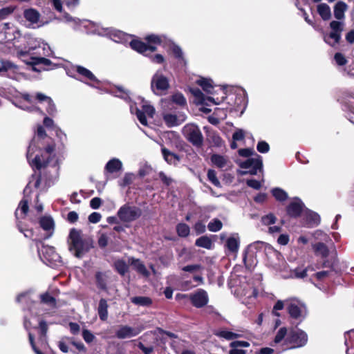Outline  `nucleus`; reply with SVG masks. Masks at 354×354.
Here are the masks:
<instances>
[{
	"instance_id": "nucleus-1",
	"label": "nucleus",
	"mask_w": 354,
	"mask_h": 354,
	"mask_svg": "<svg viewBox=\"0 0 354 354\" xmlns=\"http://www.w3.org/2000/svg\"><path fill=\"white\" fill-rule=\"evenodd\" d=\"M55 144L48 136L41 126H38L37 134L30 144L27 159L32 167L41 169L55 157Z\"/></svg>"
},
{
	"instance_id": "nucleus-2",
	"label": "nucleus",
	"mask_w": 354,
	"mask_h": 354,
	"mask_svg": "<svg viewBox=\"0 0 354 354\" xmlns=\"http://www.w3.org/2000/svg\"><path fill=\"white\" fill-rule=\"evenodd\" d=\"M68 239V249L77 258H82L92 248L91 243L82 238V232L75 228L71 230Z\"/></svg>"
},
{
	"instance_id": "nucleus-3",
	"label": "nucleus",
	"mask_w": 354,
	"mask_h": 354,
	"mask_svg": "<svg viewBox=\"0 0 354 354\" xmlns=\"http://www.w3.org/2000/svg\"><path fill=\"white\" fill-rule=\"evenodd\" d=\"M176 299H189L193 306L197 308H201L205 306L208 301V295L203 289H198L195 292L187 294L178 293L176 295Z\"/></svg>"
},
{
	"instance_id": "nucleus-4",
	"label": "nucleus",
	"mask_w": 354,
	"mask_h": 354,
	"mask_svg": "<svg viewBox=\"0 0 354 354\" xmlns=\"http://www.w3.org/2000/svg\"><path fill=\"white\" fill-rule=\"evenodd\" d=\"M308 342V335L301 329H291L285 339V343L290 345V348L304 346Z\"/></svg>"
},
{
	"instance_id": "nucleus-5",
	"label": "nucleus",
	"mask_w": 354,
	"mask_h": 354,
	"mask_svg": "<svg viewBox=\"0 0 354 354\" xmlns=\"http://www.w3.org/2000/svg\"><path fill=\"white\" fill-rule=\"evenodd\" d=\"M142 209L136 206L124 205L118 211V218L124 223H131L140 218L142 215Z\"/></svg>"
},
{
	"instance_id": "nucleus-6",
	"label": "nucleus",
	"mask_w": 354,
	"mask_h": 354,
	"mask_svg": "<svg viewBox=\"0 0 354 354\" xmlns=\"http://www.w3.org/2000/svg\"><path fill=\"white\" fill-rule=\"evenodd\" d=\"M183 133L193 145L201 147L203 145V136L198 126L187 124L183 127Z\"/></svg>"
},
{
	"instance_id": "nucleus-7",
	"label": "nucleus",
	"mask_w": 354,
	"mask_h": 354,
	"mask_svg": "<svg viewBox=\"0 0 354 354\" xmlns=\"http://www.w3.org/2000/svg\"><path fill=\"white\" fill-rule=\"evenodd\" d=\"M169 84L167 78L159 71L153 76L151 82V87L156 94H161L169 88Z\"/></svg>"
},
{
	"instance_id": "nucleus-8",
	"label": "nucleus",
	"mask_w": 354,
	"mask_h": 354,
	"mask_svg": "<svg viewBox=\"0 0 354 354\" xmlns=\"http://www.w3.org/2000/svg\"><path fill=\"white\" fill-rule=\"evenodd\" d=\"M262 159L259 156H257L255 158H249L240 163V167L241 168L248 169L245 173H249L252 175L257 174V171L262 169Z\"/></svg>"
},
{
	"instance_id": "nucleus-9",
	"label": "nucleus",
	"mask_w": 354,
	"mask_h": 354,
	"mask_svg": "<svg viewBox=\"0 0 354 354\" xmlns=\"http://www.w3.org/2000/svg\"><path fill=\"white\" fill-rule=\"evenodd\" d=\"M41 185V177L39 175H33L32 180L24 189V194L27 197H39V187Z\"/></svg>"
},
{
	"instance_id": "nucleus-10",
	"label": "nucleus",
	"mask_w": 354,
	"mask_h": 354,
	"mask_svg": "<svg viewBox=\"0 0 354 354\" xmlns=\"http://www.w3.org/2000/svg\"><path fill=\"white\" fill-rule=\"evenodd\" d=\"M306 208L302 201H294L286 207V211L288 216L297 218L301 216Z\"/></svg>"
},
{
	"instance_id": "nucleus-11",
	"label": "nucleus",
	"mask_w": 354,
	"mask_h": 354,
	"mask_svg": "<svg viewBox=\"0 0 354 354\" xmlns=\"http://www.w3.org/2000/svg\"><path fill=\"white\" fill-rule=\"evenodd\" d=\"M142 108V110H140L136 108V114L140 122L142 124L146 126L147 125V121L145 115L149 118H153L155 113V109L149 104H143Z\"/></svg>"
},
{
	"instance_id": "nucleus-12",
	"label": "nucleus",
	"mask_w": 354,
	"mask_h": 354,
	"mask_svg": "<svg viewBox=\"0 0 354 354\" xmlns=\"http://www.w3.org/2000/svg\"><path fill=\"white\" fill-rule=\"evenodd\" d=\"M140 333V330L127 325H121L115 332V336L118 339H126L135 337Z\"/></svg>"
},
{
	"instance_id": "nucleus-13",
	"label": "nucleus",
	"mask_w": 354,
	"mask_h": 354,
	"mask_svg": "<svg viewBox=\"0 0 354 354\" xmlns=\"http://www.w3.org/2000/svg\"><path fill=\"white\" fill-rule=\"evenodd\" d=\"M186 118V115L183 113H179L178 115L171 113H165L163 115V120L169 127L180 125L185 121Z\"/></svg>"
},
{
	"instance_id": "nucleus-14",
	"label": "nucleus",
	"mask_w": 354,
	"mask_h": 354,
	"mask_svg": "<svg viewBox=\"0 0 354 354\" xmlns=\"http://www.w3.org/2000/svg\"><path fill=\"white\" fill-rule=\"evenodd\" d=\"M304 220L308 227H314L320 224V216L315 212L306 208L304 212Z\"/></svg>"
},
{
	"instance_id": "nucleus-15",
	"label": "nucleus",
	"mask_w": 354,
	"mask_h": 354,
	"mask_svg": "<svg viewBox=\"0 0 354 354\" xmlns=\"http://www.w3.org/2000/svg\"><path fill=\"white\" fill-rule=\"evenodd\" d=\"M130 46L133 50L145 55H147L146 53L147 51L153 52L157 49V48L153 45H147L145 43L138 40L131 41Z\"/></svg>"
},
{
	"instance_id": "nucleus-16",
	"label": "nucleus",
	"mask_w": 354,
	"mask_h": 354,
	"mask_svg": "<svg viewBox=\"0 0 354 354\" xmlns=\"http://www.w3.org/2000/svg\"><path fill=\"white\" fill-rule=\"evenodd\" d=\"M44 258L52 264L60 262L61 257L56 252L55 248L47 247L44 252Z\"/></svg>"
},
{
	"instance_id": "nucleus-17",
	"label": "nucleus",
	"mask_w": 354,
	"mask_h": 354,
	"mask_svg": "<svg viewBox=\"0 0 354 354\" xmlns=\"http://www.w3.org/2000/svg\"><path fill=\"white\" fill-rule=\"evenodd\" d=\"M131 265L133 267L136 271L141 274L145 277H149L150 272L147 270L145 265L139 259L132 258L131 259Z\"/></svg>"
},
{
	"instance_id": "nucleus-18",
	"label": "nucleus",
	"mask_w": 354,
	"mask_h": 354,
	"mask_svg": "<svg viewBox=\"0 0 354 354\" xmlns=\"http://www.w3.org/2000/svg\"><path fill=\"white\" fill-rule=\"evenodd\" d=\"M108 308L109 305L106 299L102 298L99 301L97 307V313L100 320L106 321L108 319Z\"/></svg>"
},
{
	"instance_id": "nucleus-19",
	"label": "nucleus",
	"mask_w": 354,
	"mask_h": 354,
	"mask_svg": "<svg viewBox=\"0 0 354 354\" xmlns=\"http://www.w3.org/2000/svg\"><path fill=\"white\" fill-rule=\"evenodd\" d=\"M348 8L347 5L342 1H338L334 7V15L337 19L341 20L344 19V12Z\"/></svg>"
},
{
	"instance_id": "nucleus-20",
	"label": "nucleus",
	"mask_w": 354,
	"mask_h": 354,
	"mask_svg": "<svg viewBox=\"0 0 354 354\" xmlns=\"http://www.w3.org/2000/svg\"><path fill=\"white\" fill-rule=\"evenodd\" d=\"M131 301L137 306L149 307L153 304L152 299L149 297L136 296L131 298Z\"/></svg>"
},
{
	"instance_id": "nucleus-21",
	"label": "nucleus",
	"mask_w": 354,
	"mask_h": 354,
	"mask_svg": "<svg viewBox=\"0 0 354 354\" xmlns=\"http://www.w3.org/2000/svg\"><path fill=\"white\" fill-rule=\"evenodd\" d=\"M113 267L121 276H124L129 271V266L123 259L115 260L113 263Z\"/></svg>"
},
{
	"instance_id": "nucleus-22",
	"label": "nucleus",
	"mask_w": 354,
	"mask_h": 354,
	"mask_svg": "<svg viewBox=\"0 0 354 354\" xmlns=\"http://www.w3.org/2000/svg\"><path fill=\"white\" fill-rule=\"evenodd\" d=\"M122 167V162L118 158H113L106 163L105 169L107 171L113 173L121 170Z\"/></svg>"
},
{
	"instance_id": "nucleus-23",
	"label": "nucleus",
	"mask_w": 354,
	"mask_h": 354,
	"mask_svg": "<svg viewBox=\"0 0 354 354\" xmlns=\"http://www.w3.org/2000/svg\"><path fill=\"white\" fill-rule=\"evenodd\" d=\"M95 283L98 289L101 290H107L106 276L102 272H97L95 274Z\"/></svg>"
},
{
	"instance_id": "nucleus-24",
	"label": "nucleus",
	"mask_w": 354,
	"mask_h": 354,
	"mask_svg": "<svg viewBox=\"0 0 354 354\" xmlns=\"http://www.w3.org/2000/svg\"><path fill=\"white\" fill-rule=\"evenodd\" d=\"M287 311L290 317L295 319H299L301 315V308L295 303H290L287 306Z\"/></svg>"
},
{
	"instance_id": "nucleus-25",
	"label": "nucleus",
	"mask_w": 354,
	"mask_h": 354,
	"mask_svg": "<svg viewBox=\"0 0 354 354\" xmlns=\"http://www.w3.org/2000/svg\"><path fill=\"white\" fill-rule=\"evenodd\" d=\"M40 301L41 304H46L52 308H55L57 307L56 299L51 296L48 292L40 295Z\"/></svg>"
},
{
	"instance_id": "nucleus-26",
	"label": "nucleus",
	"mask_w": 354,
	"mask_h": 354,
	"mask_svg": "<svg viewBox=\"0 0 354 354\" xmlns=\"http://www.w3.org/2000/svg\"><path fill=\"white\" fill-rule=\"evenodd\" d=\"M317 12L323 20H328L331 17L330 7L326 3H320L317 6Z\"/></svg>"
},
{
	"instance_id": "nucleus-27",
	"label": "nucleus",
	"mask_w": 354,
	"mask_h": 354,
	"mask_svg": "<svg viewBox=\"0 0 354 354\" xmlns=\"http://www.w3.org/2000/svg\"><path fill=\"white\" fill-rule=\"evenodd\" d=\"M211 160L214 165L221 169L226 167L228 162L227 158L218 154L212 155L211 157Z\"/></svg>"
},
{
	"instance_id": "nucleus-28",
	"label": "nucleus",
	"mask_w": 354,
	"mask_h": 354,
	"mask_svg": "<svg viewBox=\"0 0 354 354\" xmlns=\"http://www.w3.org/2000/svg\"><path fill=\"white\" fill-rule=\"evenodd\" d=\"M28 201H20L19 206L15 212V215L18 219L19 211H20L21 218H24L29 211V206L28 204Z\"/></svg>"
},
{
	"instance_id": "nucleus-29",
	"label": "nucleus",
	"mask_w": 354,
	"mask_h": 354,
	"mask_svg": "<svg viewBox=\"0 0 354 354\" xmlns=\"http://www.w3.org/2000/svg\"><path fill=\"white\" fill-rule=\"evenodd\" d=\"M195 245L209 250L212 247V241L209 237L205 235L198 238L195 241Z\"/></svg>"
},
{
	"instance_id": "nucleus-30",
	"label": "nucleus",
	"mask_w": 354,
	"mask_h": 354,
	"mask_svg": "<svg viewBox=\"0 0 354 354\" xmlns=\"http://www.w3.org/2000/svg\"><path fill=\"white\" fill-rule=\"evenodd\" d=\"M39 225L43 230L49 231L54 229L55 223L51 217L43 216L39 220Z\"/></svg>"
},
{
	"instance_id": "nucleus-31",
	"label": "nucleus",
	"mask_w": 354,
	"mask_h": 354,
	"mask_svg": "<svg viewBox=\"0 0 354 354\" xmlns=\"http://www.w3.org/2000/svg\"><path fill=\"white\" fill-rule=\"evenodd\" d=\"M196 82L205 92L209 94L213 93L214 87L211 80L201 78L198 80Z\"/></svg>"
},
{
	"instance_id": "nucleus-32",
	"label": "nucleus",
	"mask_w": 354,
	"mask_h": 354,
	"mask_svg": "<svg viewBox=\"0 0 354 354\" xmlns=\"http://www.w3.org/2000/svg\"><path fill=\"white\" fill-rule=\"evenodd\" d=\"M75 68H76V71L79 74L84 76V77H86L88 80L93 81V82H98V80H97L95 76L91 73V71H90L87 68H86L83 66H77Z\"/></svg>"
},
{
	"instance_id": "nucleus-33",
	"label": "nucleus",
	"mask_w": 354,
	"mask_h": 354,
	"mask_svg": "<svg viewBox=\"0 0 354 354\" xmlns=\"http://www.w3.org/2000/svg\"><path fill=\"white\" fill-rule=\"evenodd\" d=\"M106 31H108L107 34L115 42H121L125 39L126 35L121 31L109 29H106Z\"/></svg>"
},
{
	"instance_id": "nucleus-34",
	"label": "nucleus",
	"mask_w": 354,
	"mask_h": 354,
	"mask_svg": "<svg viewBox=\"0 0 354 354\" xmlns=\"http://www.w3.org/2000/svg\"><path fill=\"white\" fill-rule=\"evenodd\" d=\"M192 94L198 100L201 104H206L205 100L210 101L214 104H217L214 102V100L212 97H205L201 91L198 88H194L191 90Z\"/></svg>"
},
{
	"instance_id": "nucleus-35",
	"label": "nucleus",
	"mask_w": 354,
	"mask_h": 354,
	"mask_svg": "<svg viewBox=\"0 0 354 354\" xmlns=\"http://www.w3.org/2000/svg\"><path fill=\"white\" fill-rule=\"evenodd\" d=\"M24 61L28 64L36 65V64H44L45 66H49L51 64L50 59L40 57H31L29 61L24 59Z\"/></svg>"
},
{
	"instance_id": "nucleus-36",
	"label": "nucleus",
	"mask_w": 354,
	"mask_h": 354,
	"mask_svg": "<svg viewBox=\"0 0 354 354\" xmlns=\"http://www.w3.org/2000/svg\"><path fill=\"white\" fill-rule=\"evenodd\" d=\"M24 17L28 21L37 23L39 19V13L34 9H28L25 11Z\"/></svg>"
},
{
	"instance_id": "nucleus-37",
	"label": "nucleus",
	"mask_w": 354,
	"mask_h": 354,
	"mask_svg": "<svg viewBox=\"0 0 354 354\" xmlns=\"http://www.w3.org/2000/svg\"><path fill=\"white\" fill-rule=\"evenodd\" d=\"M162 153L165 160L169 164L176 163V161L179 160L178 157L176 154L165 147L162 148Z\"/></svg>"
},
{
	"instance_id": "nucleus-38",
	"label": "nucleus",
	"mask_w": 354,
	"mask_h": 354,
	"mask_svg": "<svg viewBox=\"0 0 354 354\" xmlns=\"http://www.w3.org/2000/svg\"><path fill=\"white\" fill-rule=\"evenodd\" d=\"M225 246L231 252H236L239 248V242L234 237H230L227 239Z\"/></svg>"
},
{
	"instance_id": "nucleus-39",
	"label": "nucleus",
	"mask_w": 354,
	"mask_h": 354,
	"mask_svg": "<svg viewBox=\"0 0 354 354\" xmlns=\"http://www.w3.org/2000/svg\"><path fill=\"white\" fill-rule=\"evenodd\" d=\"M341 38V34L336 32H331L328 37H324V41L329 45L334 46L339 43Z\"/></svg>"
},
{
	"instance_id": "nucleus-40",
	"label": "nucleus",
	"mask_w": 354,
	"mask_h": 354,
	"mask_svg": "<svg viewBox=\"0 0 354 354\" xmlns=\"http://www.w3.org/2000/svg\"><path fill=\"white\" fill-rule=\"evenodd\" d=\"M35 328H37L39 330V335L40 340H43V339L46 337L48 326L45 320H40L39 322V326L37 327H35Z\"/></svg>"
},
{
	"instance_id": "nucleus-41",
	"label": "nucleus",
	"mask_w": 354,
	"mask_h": 354,
	"mask_svg": "<svg viewBox=\"0 0 354 354\" xmlns=\"http://www.w3.org/2000/svg\"><path fill=\"white\" fill-rule=\"evenodd\" d=\"M176 232L179 236L187 237L189 234L190 229L186 223H180L176 225Z\"/></svg>"
},
{
	"instance_id": "nucleus-42",
	"label": "nucleus",
	"mask_w": 354,
	"mask_h": 354,
	"mask_svg": "<svg viewBox=\"0 0 354 354\" xmlns=\"http://www.w3.org/2000/svg\"><path fill=\"white\" fill-rule=\"evenodd\" d=\"M315 252H319L322 257L326 258L329 254V250L326 245L322 242L317 243L314 247Z\"/></svg>"
},
{
	"instance_id": "nucleus-43",
	"label": "nucleus",
	"mask_w": 354,
	"mask_h": 354,
	"mask_svg": "<svg viewBox=\"0 0 354 354\" xmlns=\"http://www.w3.org/2000/svg\"><path fill=\"white\" fill-rule=\"evenodd\" d=\"M222 227H223V223L218 218L213 219L207 225L208 230L213 232H216L221 230Z\"/></svg>"
},
{
	"instance_id": "nucleus-44",
	"label": "nucleus",
	"mask_w": 354,
	"mask_h": 354,
	"mask_svg": "<svg viewBox=\"0 0 354 354\" xmlns=\"http://www.w3.org/2000/svg\"><path fill=\"white\" fill-rule=\"evenodd\" d=\"M215 335L227 340H232L239 337V334L228 330H221L216 333Z\"/></svg>"
},
{
	"instance_id": "nucleus-45",
	"label": "nucleus",
	"mask_w": 354,
	"mask_h": 354,
	"mask_svg": "<svg viewBox=\"0 0 354 354\" xmlns=\"http://www.w3.org/2000/svg\"><path fill=\"white\" fill-rule=\"evenodd\" d=\"M272 195L275 199H287L288 194L281 188H274L272 189Z\"/></svg>"
},
{
	"instance_id": "nucleus-46",
	"label": "nucleus",
	"mask_w": 354,
	"mask_h": 354,
	"mask_svg": "<svg viewBox=\"0 0 354 354\" xmlns=\"http://www.w3.org/2000/svg\"><path fill=\"white\" fill-rule=\"evenodd\" d=\"M277 221V217L272 213H269L261 217V222L265 225L274 224Z\"/></svg>"
},
{
	"instance_id": "nucleus-47",
	"label": "nucleus",
	"mask_w": 354,
	"mask_h": 354,
	"mask_svg": "<svg viewBox=\"0 0 354 354\" xmlns=\"http://www.w3.org/2000/svg\"><path fill=\"white\" fill-rule=\"evenodd\" d=\"M288 333L286 327L280 328L274 337V342L276 344L281 342L286 337V336L287 337Z\"/></svg>"
},
{
	"instance_id": "nucleus-48",
	"label": "nucleus",
	"mask_w": 354,
	"mask_h": 354,
	"mask_svg": "<svg viewBox=\"0 0 354 354\" xmlns=\"http://www.w3.org/2000/svg\"><path fill=\"white\" fill-rule=\"evenodd\" d=\"M208 180L215 186H220V182L216 177V171L213 169H209L207 171Z\"/></svg>"
},
{
	"instance_id": "nucleus-49",
	"label": "nucleus",
	"mask_w": 354,
	"mask_h": 354,
	"mask_svg": "<svg viewBox=\"0 0 354 354\" xmlns=\"http://www.w3.org/2000/svg\"><path fill=\"white\" fill-rule=\"evenodd\" d=\"M171 99L174 103L180 106L186 104V100L181 93H175L172 95Z\"/></svg>"
},
{
	"instance_id": "nucleus-50",
	"label": "nucleus",
	"mask_w": 354,
	"mask_h": 354,
	"mask_svg": "<svg viewBox=\"0 0 354 354\" xmlns=\"http://www.w3.org/2000/svg\"><path fill=\"white\" fill-rule=\"evenodd\" d=\"M330 27L333 32H336L341 34L343 30V23L337 21H332L330 23Z\"/></svg>"
},
{
	"instance_id": "nucleus-51",
	"label": "nucleus",
	"mask_w": 354,
	"mask_h": 354,
	"mask_svg": "<svg viewBox=\"0 0 354 354\" xmlns=\"http://www.w3.org/2000/svg\"><path fill=\"white\" fill-rule=\"evenodd\" d=\"M82 337L88 344L91 343L95 339L94 335L89 330L86 328L82 330Z\"/></svg>"
},
{
	"instance_id": "nucleus-52",
	"label": "nucleus",
	"mask_w": 354,
	"mask_h": 354,
	"mask_svg": "<svg viewBox=\"0 0 354 354\" xmlns=\"http://www.w3.org/2000/svg\"><path fill=\"white\" fill-rule=\"evenodd\" d=\"M146 40L148 42L147 45H153L156 47L157 45H159L161 43L160 38L154 35H149L146 37Z\"/></svg>"
},
{
	"instance_id": "nucleus-53",
	"label": "nucleus",
	"mask_w": 354,
	"mask_h": 354,
	"mask_svg": "<svg viewBox=\"0 0 354 354\" xmlns=\"http://www.w3.org/2000/svg\"><path fill=\"white\" fill-rule=\"evenodd\" d=\"M28 339L30 344L35 354H44L37 347L35 342V337L30 332L28 333Z\"/></svg>"
},
{
	"instance_id": "nucleus-54",
	"label": "nucleus",
	"mask_w": 354,
	"mask_h": 354,
	"mask_svg": "<svg viewBox=\"0 0 354 354\" xmlns=\"http://www.w3.org/2000/svg\"><path fill=\"white\" fill-rule=\"evenodd\" d=\"M28 339L30 344L35 354H44L37 347L35 342V337L30 332L28 333Z\"/></svg>"
},
{
	"instance_id": "nucleus-55",
	"label": "nucleus",
	"mask_w": 354,
	"mask_h": 354,
	"mask_svg": "<svg viewBox=\"0 0 354 354\" xmlns=\"http://www.w3.org/2000/svg\"><path fill=\"white\" fill-rule=\"evenodd\" d=\"M202 269V266L200 264H192L187 265L182 268V270L189 272H194Z\"/></svg>"
},
{
	"instance_id": "nucleus-56",
	"label": "nucleus",
	"mask_w": 354,
	"mask_h": 354,
	"mask_svg": "<svg viewBox=\"0 0 354 354\" xmlns=\"http://www.w3.org/2000/svg\"><path fill=\"white\" fill-rule=\"evenodd\" d=\"M257 149L260 153H267L270 150L269 145L265 141H260L258 142Z\"/></svg>"
},
{
	"instance_id": "nucleus-57",
	"label": "nucleus",
	"mask_w": 354,
	"mask_h": 354,
	"mask_svg": "<svg viewBox=\"0 0 354 354\" xmlns=\"http://www.w3.org/2000/svg\"><path fill=\"white\" fill-rule=\"evenodd\" d=\"M135 176L133 174H127L124 176L121 183L122 186H127L133 183L135 179Z\"/></svg>"
},
{
	"instance_id": "nucleus-58",
	"label": "nucleus",
	"mask_w": 354,
	"mask_h": 354,
	"mask_svg": "<svg viewBox=\"0 0 354 354\" xmlns=\"http://www.w3.org/2000/svg\"><path fill=\"white\" fill-rule=\"evenodd\" d=\"M138 348L142 351L144 354H151L153 351L154 348L152 346H145L142 342H138L137 344Z\"/></svg>"
},
{
	"instance_id": "nucleus-59",
	"label": "nucleus",
	"mask_w": 354,
	"mask_h": 354,
	"mask_svg": "<svg viewBox=\"0 0 354 354\" xmlns=\"http://www.w3.org/2000/svg\"><path fill=\"white\" fill-rule=\"evenodd\" d=\"M194 229L196 234H201L205 232V225L202 221H198L195 223Z\"/></svg>"
},
{
	"instance_id": "nucleus-60",
	"label": "nucleus",
	"mask_w": 354,
	"mask_h": 354,
	"mask_svg": "<svg viewBox=\"0 0 354 354\" xmlns=\"http://www.w3.org/2000/svg\"><path fill=\"white\" fill-rule=\"evenodd\" d=\"M102 216L100 213L94 212L88 216V221L91 223H97L101 220Z\"/></svg>"
},
{
	"instance_id": "nucleus-61",
	"label": "nucleus",
	"mask_w": 354,
	"mask_h": 354,
	"mask_svg": "<svg viewBox=\"0 0 354 354\" xmlns=\"http://www.w3.org/2000/svg\"><path fill=\"white\" fill-rule=\"evenodd\" d=\"M159 178H160L161 181L166 185H169L173 183V179L167 176L164 172L161 171L158 174Z\"/></svg>"
},
{
	"instance_id": "nucleus-62",
	"label": "nucleus",
	"mask_w": 354,
	"mask_h": 354,
	"mask_svg": "<svg viewBox=\"0 0 354 354\" xmlns=\"http://www.w3.org/2000/svg\"><path fill=\"white\" fill-rule=\"evenodd\" d=\"M14 9L10 7L3 8L0 10V20L4 19L6 17L10 15Z\"/></svg>"
},
{
	"instance_id": "nucleus-63",
	"label": "nucleus",
	"mask_w": 354,
	"mask_h": 354,
	"mask_svg": "<svg viewBox=\"0 0 354 354\" xmlns=\"http://www.w3.org/2000/svg\"><path fill=\"white\" fill-rule=\"evenodd\" d=\"M290 240L289 235L287 234H280L277 239V243L281 245H286Z\"/></svg>"
},
{
	"instance_id": "nucleus-64",
	"label": "nucleus",
	"mask_w": 354,
	"mask_h": 354,
	"mask_svg": "<svg viewBox=\"0 0 354 354\" xmlns=\"http://www.w3.org/2000/svg\"><path fill=\"white\" fill-rule=\"evenodd\" d=\"M98 245L101 248H104L108 245V237L105 234H101L97 241Z\"/></svg>"
}]
</instances>
